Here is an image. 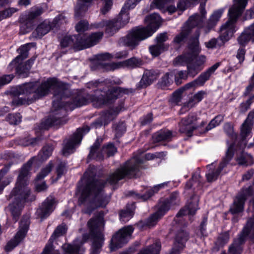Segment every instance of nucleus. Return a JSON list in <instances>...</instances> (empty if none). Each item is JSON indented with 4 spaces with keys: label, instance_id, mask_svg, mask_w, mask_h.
Returning <instances> with one entry per match:
<instances>
[{
    "label": "nucleus",
    "instance_id": "obj_64",
    "mask_svg": "<svg viewBox=\"0 0 254 254\" xmlns=\"http://www.w3.org/2000/svg\"><path fill=\"white\" fill-rule=\"evenodd\" d=\"M254 119V111H252V112L249 113V115L248 116L247 118L245 121V122H246L247 123H251L254 124V122H253Z\"/></svg>",
    "mask_w": 254,
    "mask_h": 254
},
{
    "label": "nucleus",
    "instance_id": "obj_16",
    "mask_svg": "<svg viewBox=\"0 0 254 254\" xmlns=\"http://www.w3.org/2000/svg\"><path fill=\"white\" fill-rule=\"evenodd\" d=\"M28 226L29 221L28 219L21 221L19 230L14 239L9 242L5 246L6 251H10L12 250L25 237Z\"/></svg>",
    "mask_w": 254,
    "mask_h": 254
},
{
    "label": "nucleus",
    "instance_id": "obj_5",
    "mask_svg": "<svg viewBox=\"0 0 254 254\" xmlns=\"http://www.w3.org/2000/svg\"><path fill=\"white\" fill-rule=\"evenodd\" d=\"M103 36L101 32L93 33L90 36L79 35L76 37L75 36H65L61 43V46L65 48L73 44V48L76 51L89 48L95 45L101 39Z\"/></svg>",
    "mask_w": 254,
    "mask_h": 254
},
{
    "label": "nucleus",
    "instance_id": "obj_25",
    "mask_svg": "<svg viewBox=\"0 0 254 254\" xmlns=\"http://www.w3.org/2000/svg\"><path fill=\"white\" fill-rule=\"evenodd\" d=\"M253 123H247L244 122L241 127V137L243 142V145L245 146L247 142V139L251 136Z\"/></svg>",
    "mask_w": 254,
    "mask_h": 254
},
{
    "label": "nucleus",
    "instance_id": "obj_24",
    "mask_svg": "<svg viewBox=\"0 0 254 254\" xmlns=\"http://www.w3.org/2000/svg\"><path fill=\"white\" fill-rule=\"evenodd\" d=\"M198 126L191 125L186 118L182 120L179 124V130L182 133L190 136L194 129L198 128Z\"/></svg>",
    "mask_w": 254,
    "mask_h": 254
},
{
    "label": "nucleus",
    "instance_id": "obj_39",
    "mask_svg": "<svg viewBox=\"0 0 254 254\" xmlns=\"http://www.w3.org/2000/svg\"><path fill=\"white\" fill-rule=\"evenodd\" d=\"M53 150L52 146L47 145L44 146L39 154V157L42 160L47 159L51 154Z\"/></svg>",
    "mask_w": 254,
    "mask_h": 254
},
{
    "label": "nucleus",
    "instance_id": "obj_50",
    "mask_svg": "<svg viewBox=\"0 0 254 254\" xmlns=\"http://www.w3.org/2000/svg\"><path fill=\"white\" fill-rule=\"evenodd\" d=\"M17 9L15 8L10 7L6 9L3 11L1 13H0V20L4 18H6L10 16L13 13L15 12Z\"/></svg>",
    "mask_w": 254,
    "mask_h": 254
},
{
    "label": "nucleus",
    "instance_id": "obj_46",
    "mask_svg": "<svg viewBox=\"0 0 254 254\" xmlns=\"http://www.w3.org/2000/svg\"><path fill=\"white\" fill-rule=\"evenodd\" d=\"M172 72L175 73V81L177 84L181 83V79L187 78V74L185 71L173 70Z\"/></svg>",
    "mask_w": 254,
    "mask_h": 254
},
{
    "label": "nucleus",
    "instance_id": "obj_57",
    "mask_svg": "<svg viewBox=\"0 0 254 254\" xmlns=\"http://www.w3.org/2000/svg\"><path fill=\"white\" fill-rule=\"evenodd\" d=\"M253 98H254V96L250 98L246 102L242 103L241 104L240 110L241 112H245L250 108V106L252 103V100Z\"/></svg>",
    "mask_w": 254,
    "mask_h": 254
},
{
    "label": "nucleus",
    "instance_id": "obj_63",
    "mask_svg": "<svg viewBox=\"0 0 254 254\" xmlns=\"http://www.w3.org/2000/svg\"><path fill=\"white\" fill-rule=\"evenodd\" d=\"M217 43L216 39H212L208 42H206L205 45L206 47L208 49H213L215 47Z\"/></svg>",
    "mask_w": 254,
    "mask_h": 254
},
{
    "label": "nucleus",
    "instance_id": "obj_32",
    "mask_svg": "<svg viewBox=\"0 0 254 254\" xmlns=\"http://www.w3.org/2000/svg\"><path fill=\"white\" fill-rule=\"evenodd\" d=\"M92 0H78L75 7V15L79 16L87 9L89 3Z\"/></svg>",
    "mask_w": 254,
    "mask_h": 254
},
{
    "label": "nucleus",
    "instance_id": "obj_19",
    "mask_svg": "<svg viewBox=\"0 0 254 254\" xmlns=\"http://www.w3.org/2000/svg\"><path fill=\"white\" fill-rule=\"evenodd\" d=\"M141 64V62L139 59L136 58H130L122 62L118 63H112L107 65V70H113L121 67L134 68Z\"/></svg>",
    "mask_w": 254,
    "mask_h": 254
},
{
    "label": "nucleus",
    "instance_id": "obj_28",
    "mask_svg": "<svg viewBox=\"0 0 254 254\" xmlns=\"http://www.w3.org/2000/svg\"><path fill=\"white\" fill-rule=\"evenodd\" d=\"M157 77V74L153 70H145L141 80V82L147 86L151 84Z\"/></svg>",
    "mask_w": 254,
    "mask_h": 254
},
{
    "label": "nucleus",
    "instance_id": "obj_11",
    "mask_svg": "<svg viewBox=\"0 0 254 254\" xmlns=\"http://www.w3.org/2000/svg\"><path fill=\"white\" fill-rule=\"evenodd\" d=\"M133 229L131 226L125 227L120 230L111 240L110 249L115 251L126 243L130 238Z\"/></svg>",
    "mask_w": 254,
    "mask_h": 254
},
{
    "label": "nucleus",
    "instance_id": "obj_4",
    "mask_svg": "<svg viewBox=\"0 0 254 254\" xmlns=\"http://www.w3.org/2000/svg\"><path fill=\"white\" fill-rule=\"evenodd\" d=\"M248 0H234V4L229 10V19L220 29V38L222 41H228L235 31V22L245 9Z\"/></svg>",
    "mask_w": 254,
    "mask_h": 254
},
{
    "label": "nucleus",
    "instance_id": "obj_45",
    "mask_svg": "<svg viewBox=\"0 0 254 254\" xmlns=\"http://www.w3.org/2000/svg\"><path fill=\"white\" fill-rule=\"evenodd\" d=\"M53 165L52 163H49L41 172L38 175L36 179L40 180L46 177L51 171Z\"/></svg>",
    "mask_w": 254,
    "mask_h": 254
},
{
    "label": "nucleus",
    "instance_id": "obj_10",
    "mask_svg": "<svg viewBox=\"0 0 254 254\" xmlns=\"http://www.w3.org/2000/svg\"><path fill=\"white\" fill-rule=\"evenodd\" d=\"M30 44H26L21 46L18 50L19 55L13 60L10 64L16 68L17 72L20 75L25 76L27 75V72L30 69L33 60H29L24 66H22V61L28 56V51L29 49Z\"/></svg>",
    "mask_w": 254,
    "mask_h": 254
},
{
    "label": "nucleus",
    "instance_id": "obj_7",
    "mask_svg": "<svg viewBox=\"0 0 254 254\" xmlns=\"http://www.w3.org/2000/svg\"><path fill=\"white\" fill-rule=\"evenodd\" d=\"M190 49L191 51V54H186L178 57L176 58L174 63L177 65L187 64L188 75L193 77L201 70L200 65L197 63H190L200 51L197 39L195 40L193 44L190 45Z\"/></svg>",
    "mask_w": 254,
    "mask_h": 254
},
{
    "label": "nucleus",
    "instance_id": "obj_26",
    "mask_svg": "<svg viewBox=\"0 0 254 254\" xmlns=\"http://www.w3.org/2000/svg\"><path fill=\"white\" fill-rule=\"evenodd\" d=\"M82 243L80 245L74 244L73 245L65 244L63 246L64 254H83L84 250L82 247Z\"/></svg>",
    "mask_w": 254,
    "mask_h": 254
},
{
    "label": "nucleus",
    "instance_id": "obj_42",
    "mask_svg": "<svg viewBox=\"0 0 254 254\" xmlns=\"http://www.w3.org/2000/svg\"><path fill=\"white\" fill-rule=\"evenodd\" d=\"M172 137V132L169 130L161 131L155 135V140L160 141L169 139Z\"/></svg>",
    "mask_w": 254,
    "mask_h": 254
},
{
    "label": "nucleus",
    "instance_id": "obj_34",
    "mask_svg": "<svg viewBox=\"0 0 254 254\" xmlns=\"http://www.w3.org/2000/svg\"><path fill=\"white\" fill-rule=\"evenodd\" d=\"M168 48V46L166 45H156L150 47L149 50L151 55L153 56H157L162 52Z\"/></svg>",
    "mask_w": 254,
    "mask_h": 254
},
{
    "label": "nucleus",
    "instance_id": "obj_52",
    "mask_svg": "<svg viewBox=\"0 0 254 254\" xmlns=\"http://www.w3.org/2000/svg\"><path fill=\"white\" fill-rule=\"evenodd\" d=\"M211 74L207 70L206 72L201 74L196 79L198 85H202L207 80Z\"/></svg>",
    "mask_w": 254,
    "mask_h": 254
},
{
    "label": "nucleus",
    "instance_id": "obj_20",
    "mask_svg": "<svg viewBox=\"0 0 254 254\" xmlns=\"http://www.w3.org/2000/svg\"><path fill=\"white\" fill-rule=\"evenodd\" d=\"M55 201L53 198H48L37 209L36 214L38 217L43 219L48 217L54 210Z\"/></svg>",
    "mask_w": 254,
    "mask_h": 254
},
{
    "label": "nucleus",
    "instance_id": "obj_9",
    "mask_svg": "<svg viewBox=\"0 0 254 254\" xmlns=\"http://www.w3.org/2000/svg\"><path fill=\"white\" fill-rule=\"evenodd\" d=\"M103 226V219L102 216H98L90 219L88 222V227L91 232L97 235V238H95L92 249L93 250L90 254H98V249L102 246L103 241V235L101 233Z\"/></svg>",
    "mask_w": 254,
    "mask_h": 254
},
{
    "label": "nucleus",
    "instance_id": "obj_51",
    "mask_svg": "<svg viewBox=\"0 0 254 254\" xmlns=\"http://www.w3.org/2000/svg\"><path fill=\"white\" fill-rule=\"evenodd\" d=\"M75 28L78 32H83L88 29V23L85 20L80 21L76 24Z\"/></svg>",
    "mask_w": 254,
    "mask_h": 254
},
{
    "label": "nucleus",
    "instance_id": "obj_56",
    "mask_svg": "<svg viewBox=\"0 0 254 254\" xmlns=\"http://www.w3.org/2000/svg\"><path fill=\"white\" fill-rule=\"evenodd\" d=\"M168 37L166 33H161L156 38L157 44L159 45H165L164 44V42L166 41Z\"/></svg>",
    "mask_w": 254,
    "mask_h": 254
},
{
    "label": "nucleus",
    "instance_id": "obj_58",
    "mask_svg": "<svg viewBox=\"0 0 254 254\" xmlns=\"http://www.w3.org/2000/svg\"><path fill=\"white\" fill-rule=\"evenodd\" d=\"M140 0H127L123 8L126 9L133 8L136 5V3Z\"/></svg>",
    "mask_w": 254,
    "mask_h": 254
},
{
    "label": "nucleus",
    "instance_id": "obj_60",
    "mask_svg": "<svg viewBox=\"0 0 254 254\" xmlns=\"http://www.w3.org/2000/svg\"><path fill=\"white\" fill-rule=\"evenodd\" d=\"M244 32L249 36L252 37V41L254 42V23L246 29Z\"/></svg>",
    "mask_w": 254,
    "mask_h": 254
},
{
    "label": "nucleus",
    "instance_id": "obj_38",
    "mask_svg": "<svg viewBox=\"0 0 254 254\" xmlns=\"http://www.w3.org/2000/svg\"><path fill=\"white\" fill-rule=\"evenodd\" d=\"M160 245L156 243L148 249L140 251L138 254H159Z\"/></svg>",
    "mask_w": 254,
    "mask_h": 254
},
{
    "label": "nucleus",
    "instance_id": "obj_17",
    "mask_svg": "<svg viewBox=\"0 0 254 254\" xmlns=\"http://www.w3.org/2000/svg\"><path fill=\"white\" fill-rule=\"evenodd\" d=\"M253 193V188L248 187L244 189L240 194L236 197L233 205L230 209L232 213L236 214L241 212L243 210V205L245 200Z\"/></svg>",
    "mask_w": 254,
    "mask_h": 254
},
{
    "label": "nucleus",
    "instance_id": "obj_13",
    "mask_svg": "<svg viewBox=\"0 0 254 254\" xmlns=\"http://www.w3.org/2000/svg\"><path fill=\"white\" fill-rule=\"evenodd\" d=\"M89 131V128L86 127L83 128H78L73 134L71 139L67 141L63 149V154L64 156H67L74 152L75 146L80 144L82 136L84 134Z\"/></svg>",
    "mask_w": 254,
    "mask_h": 254
},
{
    "label": "nucleus",
    "instance_id": "obj_2",
    "mask_svg": "<svg viewBox=\"0 0 254 254\" xmlns=\"http://www.w3.org/2000/svg\"><path fill=\"white\" fill-rule=\"evenodd\" d=\"M104 183L102 180H96L88 184L83 190L80 201L86 203L87 209L85 211L86 213H90L91 211L89 207L92 209L105 207L109 201V197L104 195L102 193V190Z\"/></svg>",
    "mask_w": 254,
    "mask_h": 254
},
{
    "label": "nucleus",
    "instance_id": "obj_55",
    "mask_svg": "<svg viewBox=\"0 0 254 254\" xmlns=\"http://www.w3.org/2000/svg\"><path fill=\"white\" fill-rule=\"evenodd\" d=\"M12 75H4L0 77V86L9 83L13 79Z\"/></svg>",
    "mask_w": 254,
    "mask_h": 254
},
{
    "label": "nucleus",
    "instance_id": "obj_35",
    "mask_svg": "<svg viewBox=\"0 0 254 254\" xmlns=\"http://www.w3.org/2000/svg\"><path fill=\"white\" fill-rule=\"evenodd\" d=\"M190 32V28L188 24L183 26L181 33L177 35L174 39V42L179 44L182 42Z\"/></svg>",
    "mask_w": 254,
    "mask_h": 254
},
{
    "label": "nucleus",
    "instance_id": "obj_18",
    "mask_svg": "<svg viewBox=\"0 0 254 254\" xmlns=\"http://www.w3.org/2000/svg\"><path fill=\"white\" fill-rule=\"evenodd\" d=\"M175 198L176 196H172L170 200L165 201L162 203L158 211L148 219L147 224L149 226H153L155 225L158 220L169 209L170 204L173 203Z\"/></svg>",
    "mask_w": 254,
    "mask_h": 254
},
{
    "label": "nucleus",
    "instance_id": "obj_22",
    "mask_svg": "<svg viewBox=\"0 0 254 254\" xmlns=\"http://www.w3.org/2000/svg\"><path fill=\"white\" fill-rule=\"evenodd\" d=\"M118 95L117 89H112L107 94V99H103V95L101 97L95 98L93 100L94 106L96 107H100L103 105L107 104L111 102L113 100L116 99Z\"/></svg>",
    "mask_w": 254,
    "mask_h": 254
},
{
    "label": "nucleus",
    "instance_id": "obj_41",
    "mask_svg": "<svg viewBox=\"0 0 254 254\" xmlns=\"http://www.w3.org/2000/svg\"><path fill=\"white\" fill-rule=\"evenodd\" d=\"M223 117L222 116L218 115L216 116L215 118L211 121L209 125L206 127V131H207L209 130H210L213 128L218 126L221 123V122L223 121Z\"/></svg>",
    "mask_w": 254,
    "mask_h": 254
},
{
    "label": "nucleus",
    "instance_id": "obj_61",
    "mask_svg": "<svg viewBox=\"0 0 254 254\" xmlns=\"http://www.w3.org/2000/svg\"><path fill=\"white\" fill-rule=\"evenodd\" d=\"M112 1L111 0H105V3L102 9V12L104 14H105L111 8L112 6Z\"/></svg>",
    "mask_w": 254,
    "mask_h": 254
},
{
    "label": "nucleus",
    "instance_id": "obj_21",
    "mask_svg": "<svg viewBox=\"0 0 254 254\" xmlns=\"http://www.w3.org/2000/svg\"><path fill=\"white\" fill-rule=\"evenodd\" d=\"M198 197L197 196H193L189 201L185 208L179 211L177 215V217H178L186 215H194L198 209Z\"/></svg>",
    "mask_w": 254,
    "mask_h": 254
},
{
    "label": "nucleus",
    "instance_id": "obj_49",
    "mask_svg": "<svg viewBox=\"0 0 254 254\" xmlns=\"http://www.w3.org/2000/svg\"><path fill=\"white\" fill-rule=\"evenodd\" d=\"M7 119L10 124L16 125L21 122V116L19 114H10Z\"/></svg>",
    "mask_w": 254,
    "mask_h": 254
},
{
    "label": "nucleus",
    "instance_id": "obj_6",
    "mask_svg": "<svg viewBox=\"0 0 254 254\" xmlns=\"http://www.w3.org/2000/svg\"><path fill=\"white\" fill-rule=\"evenodd\" d=\"M58 86L57 80L55 78H51L43 82L40 86L37 83H29L18 87L19 94H28L33 93L34 100L45 96L51 89L56 88Z\"/></svg>",
    "mask_w": 254,
    "mask_h": 254
},
{
    "label": "nucleus",
    "instance_id": "obj_47",
    "mask_svg": "<svg viewBox=\"0 0 254 254\" xmlns=\"http://www.w3.org/2000/svg\"><path fill=\"white\" fill-rule=\"evenodd\" d=\"M117 151L116 147L112 144H109L102 149V153H106L108 156L114 155Z\"/></svg>",
    "mask_w": 254,
    "mask_h": 254
},
{
    "label": "nucleus",
    "instance_id": "obj_43",
    "mask_svg": "<svg viewBox=\"0 0 254 254\" xmlns=\"http://www.w3.org/2000/svg\"><path fill=\"white\" fill-rule=\"evenodd\" d=\"M222 12L223 11L221 10H219L214 12L209 20V25H210L211 27L214 26L216 23L219 20V18L221 16Z\"/></svg>",
    "mask_w": 254,
    "mask_h": 254
},
{
    "label": "nucleus",
    "instance_id": "obj_44",
    "mask_svg": "<svg viewBox=\"0 0 254 254\" xmlns=\"http://www.w3.org/2000/svg\"><path fill=\"white\" fill-rule=\"evenodd\" d=\"M133 215V211L131 209H127L126 210H123L120 213V219L123 222L128 221Z\"/></svg>",
    "mask_w": 254,
    "mask_h": 254
},
{
    "label": "nucleus",
    "instance_id": "obj_37",
    "mask_svg": "<svg viewBox=\"0 0 254 254\" xmlns=\"http://www.w3.org/2000/svg\"><path fill=\"white\" fill-rule=\"evenodd\" d=\"M50 29L51 27L48 23L44 22L40 24L36 29L38 36L41 37L46 34Z\"/></svg>",
    "mask_w": 254,
    "mask_h": 254
},
{
    "label": "nucleus",
    "instance_id": "obj_14",
    "mask_svg": "<svg viewBox=\"0 0 254 254\" xmlns=\"http://www.w3.org/2000/svg\"><path fill=\"white\" fill-rule=\"evenodd\" d=\"M126 10L123 8L117 20L103 22V26L107 27V32L112 34L128 22L129 17Z\"/></svg>",
    "mask_w": 254,
    "mask_h": 254
},
{
    "label": "nucleus",
    "instance_id": "obj_33",
    "mask_svg": "<svg viewBox=\"0 0 254 254\" xmlns=\"http://www.w3.org/2000/svg\"><path fill=\"white\" fill-rule=\"evenodd\" d=\"M238 164L240 165H249L254 163L252 156L247 153H243L237 158Z\"/></svg>",
    "mask_w": 254,
    "mask_h": 254
},
{
    "label": "nucleus",
    "instance_id": "obj_30",
    "mask_svg": "<svg viewBox=\"0 0 254 254\" xmlns=\"http://www.w3.org/2000/svg\"><path fill=\"white\" fill-rule=\"evenodd\" d=\"M175 73L172 71L166 73L159 81V85L162 88L169 86L173 82Z\"/></svg>",
    "mask_w": 254,
    "mask_h": 254
},
{
    "label": "nucleus",
    "instance_id": "obj_40",
    "mask_svg": "<svg viewBox=\"0 0 254 254\" xmlns=\"http://www.w3.org/2000/svg\"><path fill=\"white\" fill-rule=\"evenodd\" d=\"M188 121H189V123L191 125H195L199 126L198 127H201L204 126L205 125V123L204 122H201L200 125L197 124V121L199 119V117L196 114L191 113L190 114L187 118H186Z\"/></svg>",
    "mask_w": 254,
    "mask_h": 254
},
{
    "label": "nucleus",
    "instance_id": "obj_15",
    "mask_svg": "<svg viewBox=\"0 0 254 254\" xmlns=\"http://www.w3.org/2000/svg\"><path fill=\"white\" fill-rule=\"evenodd\" d=\"M249 229L254 232V218L249 220L248 222L247 227H246L243 231L242 235L240 236L237 240H236L234 244L229 249V253L230 254H241L242 252V248L240 245L244 241L245 237L248 234ZM254 239V236L253 237Z\"/></svg>",
    "mask_w": 254,
    "mask_h": 254
},
{
    "label": "nucleus",
    "instance_id": "obj_8",
    "mask_svg": "<svg viewBox=\"0 0 254 254\" xmlns=\"http://www.w3.org/2000/svg\"><path fill=\"white\" fill-rule=\"evenodd\" d=\"M142 163V160L138 158L131 159L121 168L111 174L108 179V181L111 184H115L126 176H133L137 170L139 165Z\"/></svg>",
    "mask_w": 254,
    "mask_h": 254
},
{
    "label": "nucleus",
    "instance_id": "obj_36",
    "mask_svg": "<svg viewBox=\"0 0 254 254\" xmlns=\"http://www.w3.org/2000/svg\"><path fill=\"white\" fill-rule=\"evenodd\" d=\"M166 185V183H162L154 186V187L153 189H150L147 191V194L144 195H141L140 196L141 198L142 199V200H145L148 199L155 192H157L160 189L164 187Z\"/></svg>",
    "mask_w": 254,
    "mask_h": 254
},
{
    "label": "nucleus",
    "instance_id": "obj_31",
    "mask_svg": "<svg viewBox=\"0 0 254 254\" xmlns=\"http://www.w3.org/2000/svg\"><path fill=\"white\" fill-rule=\"evenodd\" d=\"M204 95V92L202 91H199L192 98L190 99L187 103H185L184 107L188 108L193 107L195 104L202 100Z\"/></svg>",
    "mask_w": 254,
    "mask_h": 254
},
{
    "label": "nucleus",
    "instance_id": "obj_23",
    "mask_svg": "<svg viewBox=\"0 0 254 254\" xmlns=\"http://www.w3.org/2000/svg\"><path fill=\"white\" fill-rule=\"evenodd\" d=\"M188 238L187 233L185 232L179 233L176 238L173 251L170 254H178V252L176 251L182 249L184 247L185 244L188 240Z\"/></svg>",
    "mask_w": 254,
    "mask_h": 254
},
{
    "label": "nucleus",
    "instance_id": "obj_29",
    "mask_svg": "<svg viewBox=\"0 0 254 254\" xmlns=\"http://www.w3.org/2000/svg\"><path fill=\"white\" fill-rule=\"evenodd\" d=\"M205 3H201L200 6V11L201 16L195 15L190 17L189 21L191 25H194L195 23L199 25L202 22L205 18L206 11L204 9Z\"/></svg>",
    "mask_w": 254,
    "mask_h": 254
},
{
    "label": "nucleus",
    "instance_id": "obj_12",
    "mask_svg": "<svg viewBox=\"0 0 254 254\" xmlns=\"http://www.w3.org/2000/svg\"><path fill=\"white\" fill-rule=\"evenodd\" d=\"M233 156L232 148L230 147L226 153V157L220 163L219 166L215 168L213 164L207 166L208 171L206 174V176L208 182H213L218 178L221 171L226 166Z\"/></svg>",
    "mask_w": 254,
    "mask_h": 254
},
{
    "label": "nucleus",
    "instance_id": "obj_1",
    "mask_svg": "<svg viewBox=\"0 0 254 254\" xmlns=\"http://www.w3.org/2000/svg\"><path fill=\"white\" fill-rule=\"evenodd\" d=\"M31 164L32 161H29L23 166L19 175L16 186L9 195V199L11 203L8 208L15 221L20 215L24 204L35 198L27 187V177Z\"/></svg>",
    "mask_w": 254,
    "mask_h": 254
},
{
    "label": "nucleus",
    "instance_id": "obj_48",
    "mask_svg": "<svg viewBox=\"0 0 254 254\" xmlns=\"http://www.w3.org/2000/svg\"><path fill=\"white\" fill-rule=\"evenodd\" d=\"M3 173L0 172V193L2 191L4 188L8 185L11 181V178H3Z\"/></svg>",
    "mask_w": 254,
    "mask_h": 254
},
{
    "label": "nucleus",
    "instance_id": "obj_59",
    "mask_svg": "<svg viewBox=\"0 0 254 254\" xmlns=\"http://www.w3.org/2000/svg\"><path fill=\"white\" fill-rule=\"evenodd\" d=\"M245 50L242 48H240L238 50L237 58L239 60V62L240 63H242L245 59Z\"/></svg>",
    "mask_w": 254,
    "mask_h": 254
},
{
    "label": "nucleus",
    "instance_id": "obj_62",
    "mask_svg": "<svg viewBox=\"0 0 254 254\" xmlns=\"http://www.w3.org/2000/svg\"><path fill=\"white\" fill-rule=\"evenodd\" d=\"M181 90H177L175 91L172 95V100L176 102H178L181 99V94H182Z\"/></svg>",
    "mask_w": 254,
    "mask_h": 254
},
{
    "label": "nucleus",
    "instance_id": "obj_54",
    "mask_svg": "<svg viewBox=\"0 0 254 254\" xmlns=\"http://www.w3.org/2000/svg\"><path fill=\"white\" fill-rule=\"evenodd\" d=\"M66 230V228L65 226H59L55 231L54 233L52 236V238H56V237H59L64 234Z\"/></svg>",
    "mask_w": 254,
    "mask_h": 254
},
{
    "label": "nucleus",
    "instance_id": "obj_27",
    "mask_svg": "<svg viewBox=\"0 0 254 254\" xmlns=\"http://www.w3.org/2000/svg\"><path fill=\"white\" fill-rule=\"evenodd\" d=\"M101 142V139H97L93 145L91 147L89 157L96 159L97 160H102L103 159L102 153H101L99 150V147Z\"/></svg>",
    "mask_w": 254,
    "mask_h": 254
},
{
    "label": "nucleus",
    "instance_id": "obj_3",
    "mask_svg": "<svg viewBox=\"0 0 254 254\" xmlns=\"http://www.w3.org/2000/svg\"><path fill=\"white\" fill-rule=\"evenodd\" d=\"M145 22L146 27L134 29L127 36L125 42L128 46L133 48L140 41L151 36L159 27L162 21L158 14L153 13L147 16Z\"/></svg>",
    "mask_w": 254,
    "mask_h": 254
},
{
    "label": "nucleus",
    "instance_id": "obj_53",
    "mask_svg": "<svg viewBox=\"0 0 254 254\" xmlns=\"http://www.w3.org/2000/svg\"><path fill=\"white\" fill-rule=\"evenodd\" d=\"M250 40L252 41V37L249 36L245 32L238 38L239 43L241 45H245Z\"/></svg>",
    "mask_w": 254,
    "mask_h": 254
}]
</instances>
